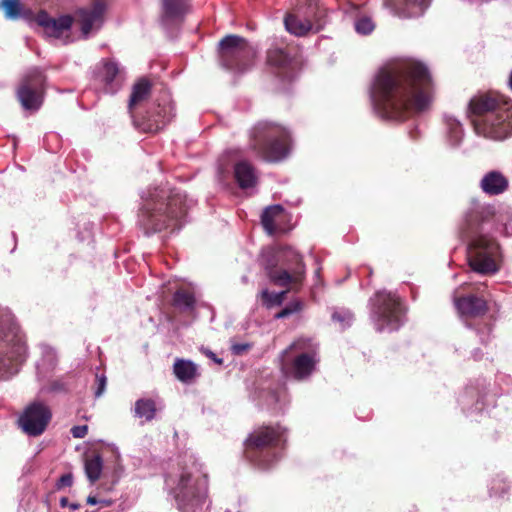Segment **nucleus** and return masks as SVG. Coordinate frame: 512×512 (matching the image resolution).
Wrapping results in <instances>:
<instances>
[{"label":"nucleus","instance_id":"18","mask_svg":"<svg viewBox=\"0 0 512 512\" xmlns=\"http://www.w3.org/2000/svg\"><path fill=\"white\" fill-rule=\"evenodd\" d=\"M190 6V0H161V24L169 27L183 22Z\"/></svg>","mask_w":512,"mask_h":512},{"label":"nucleus","instance_id":"3","mask_svg":"<svg viewBox=\"0 0 512 512\" xmlns=\"http://www.w3.org/2000/svg\"><path fill=\"white\" fill-rule=\"evenodd\" d=\"M287 433L288 429L279 422L255 427L244 441V459L258 469H270L280 459Z\"/></svg>","mask_w":512,"mask_h":512},{"label":"nucleus","instance_id":"38","mask_svg":"<svg viewBox=\"0 0 512 512\" xmlns=\"http://www.w3.org/2000/svg\"><path fill=\"white\" fill-rule=\"evenodd\" d=\"M107 385V377L104 374H96L95 375V383H94V396L96 398L103 395L105 392Z\"/></svg>","mask_w":512,"mask_h":512},{"label":"nucleus","instance_id":"31","mask_svg":"<svg viewBox=\"0 0 512 512\" xmlns=\"http://www.w3.org/2000/svg\"><path fill=\"white\" fill-rule=\"evenodd\" d=\"M103 468V461L99 455L87 458L85 461V473L89 481L94 484L99 480Z\"/></svg>","mask_w":512,"mask_h":512},{"label":"nucleus","instance_id":"49","mask_svg":"<svg viewBox=\"0 0 512 512\" xmlns=\"http://www.w3.org/2000/svg\"><path fill=\"white\" fill-rule=\"evenodd\" d=\"M508 85H509L510 89L512 90V70H511V73L509 76Z\"/></svg>","mask_w":512,"mask_h":512},{"label":"nucleus","instance_id":"33","mask_svg":"<svg viewBox=\"0 0 512 512\" xmlns=\"http://www.w3.org/2000/svg\"><path fill=\"white\" fill-rule=\"evenodd\" d=\"M167 121L165 119H160L159 117H148L147 119H143L141 122L138 120H134V125L141 129L143 132L147 133H155L162 129L166 125Z\"/></svg>","mask_w":512,"mask_h":512},{"label":"nucleus","instance_id":"5","mask_svg":"<svg viewBox=\"0 0 512 512\" xmlns=\"http://www.w3.org/2000/svg\"><path fill=\"white\" fill-rule=\"evenodd\" d=\"M271 282L280 287L298 291L305 279L306 269L302 256L291 247L270 249L262 256Z\"/></svg>","mask_w":512,"mask_h":512},{"label":"nucleus","instance_id":"32","mask_svg":"<svg viewBox=\"0 0 512 512\" xmlns=\"http://www.w3.org/2000/svg\"><path fill=\"white\" fill-rule=\"evenodd\" d=\"M445 123L447 126L448 137L453 146L460 143L463 135V129L461 123L453 116L445 115Z\"/></svg>","mask_w":512,"mask_h":512},{"label":"nucleus","instance_id":"48","mask_svg":"<svg viewBox=\"0 0 512 512\" xmlns=\"http://www.w3.org/2000/svg\"><path fill=\"white\" fill-rule=\"evenodd\" d=\"M69 507L73 510H77L81 507V505L79 503H71L69 504Z\"/></svg>","mask_w":512,"mask_h":512},{"label":"nucleus","instance_id":"39","mask_svg":"<svg viewBox=\"0 0 512 512\" xmlns=\"http://www.w3.org/2000/svg\"><path fill=\"white\" fill-rule=\"evenodd\" d=\"M352 314L349 313V312H339V311H335L333 314H332V319L336 322H339L341 324H347L349 325L350 322L352 321Z\"/></svg>","mask_w":512,"mask_h":512},{"label":"nucleus","instance_id":"28","mask_svg":"<svg viewBox=\"0 0 512 512\" xmlns=\"http://www.w3.org/2000/svg\"><path fill=\"white\" fill-rule=\"evenodd\" d=\"M286 30L296 36H305L313 29L310 20L302 19L297 15L288 14L284 19Z\"/></svg>","mask_w":512,"mask_h":512},{"label":"nucleus","instance_id":"7","mask_svg":"<svg viewBox=\"0 0 512 512\" xmlns=\"http://www.w3.org/2000/svg\"><path fill=\"white\" fill-rule=\"evenodd\" d=\"M165 482L169 494L181 512H196L201 509L208 497L206 474H195L192 470L183 468L178 474L167 476Z\"/></svg>","mask_w":512,"mask_h":512},{"label":"nucleus","instance_id":"6","mask_svg":"<svg viewBox=\"0 0 512 512\" xmlns=\"http://www.w3.org/2000/svg\"><path fill=\"white\" fill-rule=\"evenodd\" d=\"M141 212L149 220L158 222L175 221L181 224L186 220L189 205L186 195L169 187L149 189L147 197L142 196Z\"/></svg>","mask_w":512,"mask_h":512},{"label":"nucleus","instance_id":"11","mask_svg":"<svg viewBox=\"0 0 512 512\" xmlns=\"http://www.w3.org/2000/svg\"><path fill=\"white\" fill-rule=\"evenodd\" d=\"M371 301L377 330H398L403 324L406 312L401 299L396 294L381 291L377 292Z\"/></svg>","mask_w":512,"mask_h":512},{"label":"nucleus","instance_id":"37","mask_svg":"<svg viewBox=\"0 0 512 512\" xmlns=\"http://www.w3.org/2000/svg\"><path fill=\"white\" fill-rule=\"evenodd\" d=\"M302 309V303L300 301H295L290 304H288L285 308H283L281 311H279L276 315V319H283L286 318L294 313H297L301 311Z\"/></svg>","mask_w":512,"mask_h":512},{"label":"nucleus","instance_id":"19","mask_svg":"<svg viewBox=\"0 0 512 512\" xmlns=\"http://www.w3.org/2000/svg\"><path fill=\"white\" fill-rule=\"evenodd\" d=\"M120 69L118 64L111 60H103L96 68L95 77L103 84L108 94H115L121 87Z\"/></svg>","mask_w":512,"mask_h":512},{"label":"nucleus","instance_id":"30","mask_svg":"<svg viewBox=\"0 0 512 512\" xmlns=\"http://www.w3.org/2000/svg\"><path fill=\"white\" fill-rule=\"evenodd\" d=\"M156 412V402L151 398H141L135 402L134 413L136 417L144 418L147 422H150L155 418Z\"/></svg>","mask_w":512,"mask_h":512},{"label":"nucleus","instance_id":"20","mask_svg":"<svg viewBox=\"0 0 512 512\" xmlns=\"http://www.w3.org/2000/svg\"><path fill=\"white\" fill-rule=\"evenodd\" d=\"M454 304L457 311L462 315L470 318L481 317L488 310L487 302L483 297L469 294L454 298Z\"/></svg>","mask_w":512,"mask_h":512},{"label":"nucleus","instance_id":"16","mask_svg":"<svg viewBox=\"0 0 512 512\" xmlns=\"http://www.w3.org/2000/svg\"><path fill=\"white\" fill-rule=\"evenodd\" d=\"M317 356L294 355L282 356L281 370L286 376L301 381L312 375L318 362Z\"/></svg>","mask_w":512,"mask_h":512},{"label":"nucleus","instance_id":"10","mask_svg":"<svg viewBox=\"0 0 512 512\" xmlns=\"http://www.w3.org/2000/svg\"><path fill=\"white\" fill-rule=\"evenodd\" d=\"M256 56L254 47L239 35H226L218 43L220 65L233 72L248 70Z\"/></svg>","mask_w":512,"mask_h":512},{"label":"nucleus","instance_id":"12","mask_svg":"<svg viewBox=\"0 0 512 512\" xmlns=\"http://www.w3.org/2000/svg\"><path fill=\"white\" fill-rule=\"evenodd\" d=\"M47 77L40 67L30 68L22 77L16 97L22 108L27 111H38L44 101Z\"/></svg>","mask_w":512,"mask_h":512},{"label":"nucleus","instance_id":"13","mask_svg":"<svg viewBox=\"0 0 512 512\" xmlns=\"http://www.w3.org/2000/svg\"><path fill=\"white\" fill-rule=\"evenodd\" d=\"M267 63L273 75L283 83L294 81L300 71V61L286 48L277 46L267 51Z\"/></svg>","mask_w":512,"mask_h":512},{"label":"nucleus","instance_id":"21","mask_svg":"<svg viewBox=\"0 0 512 512\" xmlns=\"http://www.w3.org/2000/svg\"><path fill=\"white\" fill-rule=\"evenodd\" d=\"M196 297L193 290L185 287L178 288L172 295L171 306L176 314L195 317Z\"/></svg>","mask_w":512,"mask_h":512},{"label":"nucleus","instance_id":"36","mask_svg":"<svg viewBox=\"0 0 512 512\" xmlns=\"http://www.w3.org/2000/svg\"><path fill=\"white\" fill-rule=\"evenodd\" d=\"M287 288V290L279 293H270L268 290H263L261 293V298L264 304L267 307H271L272 305H281L285 299L288 290H291L289 287Z\"/></svg>","mask_w":512,"mask_h":512},{"label":"nucleus","instance_id":"40","mask_svg":"<svg viewBox=\"0 0 512 512\" xmlns=\"http://www.w3.org/2000/svg\"><path fill=\"white\" fill-rule=\"evenodd\" d=\"M251 349V344L249 343H236L231 346V350L235 355H242L248 352Z\"/></svg>","mask_w":512,"mask_h":512},{"label":"nucleus","instance_id":"23","mask_svg":"<svg viewBox=\"0 0 512 512\" xmlns=\"http://www.w3.org/2000/svg\"><path fill=\"white\" fill-rule=\"evenodd\" d=\"M509 187L508 179L497 170L487 172L480 181L482 191L490 196L504 193Z\"/></svg>","mask_w":512,"mask_h":512},{"label":"nucleus","instance_id":"9","mask_svg":"<svg viewBox=\"0 0 512 512\" xmlns=\"http://www.w3.org/2000/svg\"><path fill=\"white\" fill-rule=\"evenodd\" d=\"M468 263L477 273L489 275L499 271L502 254L499 243L486 234H476L468 242Z\"/></svg>","mask_w":512,"mask_h":512},{"label":"nucleus","instance_id":"47","mask_svg":"<svg viewBox=\"0 0 512 512\" xmlns=\"http://www.w3.org/2000/svg\"><path fill=\"white\" fill-rule=\"evenodd\" d=\"M60 506H61L62 508L66 507V506H69V500H68V498H67V497H62V498L60 499Z\"/></svg>","mask_w":512,"mask_h":512},{"label":"nucleus","instance_id":"35","mask_svg":"<svg viewBox=\"0 0 512 512\" xmlns=\"http://www.w3.org/2000/svg\"><path fill=\"white\" fill-rule=\"evenodd\" d=\"M354 28L358 34L369 35L374 31L375 23L371 17L361 15L355 19Z\"/></svg>","mask_w":512,"mask_h":512},{"label":"nucleus","instance_id":"8","mask_svg":"<svg viewBox=\"0 0 512 512\" xmlns=\"http://www.w3.org/2000/svg\"><path fill=\"white\" fill-rule=\"evenodd\" d=\"M26 355V342L14 317L0 309V379H8L17 374Z\"/></svg>","mask_w":512,"mask_h":512},{"label":"nucleus","instance_id":"15","mask_svg":"<svg viewBox=\"0 0 512 512\" xmlns=\"http://www.w3.org/2000/svg\"><path fill=\"white\" fill-rule=\"evenodd\" d=\"M106 5L96 1L90 8H79L74 12V20L80 25L83 39H88L93 28L100 29L104 22Z\"/></svg>","mask_w":512,"mask_h":512},{"label":"nucleus","instance_id":"24","mask_svg":"<svg viewBox=\"0 0 512 512\" xmlns=\"http://www.w3.org/2000/svg\"><path fill=\"white\" fill-rule=\"evenodd\" d=\"M0 9L8 20L23 19L32 22L36 17L33 10L25 7L20 0H0Z\"/></svg>","mask_w":512,"mask_h":512},{"label":"nucleus","instance_id":"29","mask_svg":"<svg viewBox=\"0 0 512 512\" xmlns=\"http://www.w3.org/2000/svg\"><path fill=\"white\" fill-rule=\"evenodd\" d=\"M468 213L470 222H488L493 217L495 209L491 205L473 201Z\"/></svg>","mask_w":512,"mask_h":512},{"label":"nucleus","instance_id":"2","mask_svg":"<svg viewBox=\"0 0 512 512\" xmlns=\"http://www.w3.org/2000/svg\"><path fill=\"white\" fill-rule=\"evenodd\" d=\"M468 114L477 133L503 140L512 134V100L489 92L475 95L468 104Z\"/></svg>","mask_w":512,"mask_h":512},{"label":"nucleus","instance_id":"17","mask_svg":"<svg viewBox=\"0 0 512 512\" xmlns=\"http://www.w3.org/2000/svg\"><path fill=\"white\" fill-rule=\"evenodd\" d=\"M43 27L45 34L49 37L60 38L65 32L71 30L74 18L71 15H61L58 18L51 17L47 11L40 10L34 20Z\"/></svg>","mask_w":512,"mask_h":512},{"label":"nucleus","instance_id":"22","mask_svg":"<svg viewBox=\"0 0 512 512\" xmlns=\"http://www.w3.org/2000/svg\"><path fill=\"white\" fill-rule=\"evenodd\" d=\"M234 179L242 190L253 189L258 184V173L255 166L247 160L234 164Z\"/></svg>","mask_w":512,"mask_h":512},{"label":"nucleus","instance_id":"34","mask_svg":"<svg viewBox=\"0 0 512 512\" xmlns=\"http://www.w3.org/2000/svg\"><path fill=\"white\" fill-rule=\"evenodd\" d=\"M284 212L285 210L280 204L268 206L261 214L260 224H274V221L277 220Z\"/></svg>","mask_w":512,"mask_h":512},{"label":"nucleus","instance_id":"43","mask_svg":"<svg viewBox=\"0 0 512 512\" xmlns=\"http://www.w3.org/2000/svg\"><path fill=\"white\" fill-rule=\"evenodd\" d=\"M143 227V233L146 236H151L155 233H160L162 229H158L157 226H142Z\"/></svg>","mask_w":512,"mask_h":512},{"label":"nucleus","instance_id":"4","mask_svg":"<svg viewBox=\"0 0 512 512\" xmlns=\"http://www.w3.org/2000/svg\"><path fill=\"white\" fill-rule=\"evenodd\" d=\"M290 131L280 123L261 120L250 130L249 148L265 162L278 163L291 152Z\"/></svg>","mask_w":512,"mask_h":512},{"label":"nucleus","instance_id":"44","mask_svg":"<svg viewBox=\"0 0 512 512\" xmlns=\"http://www.w3.org/2000/svg\"><path fill=\"white\" fill-rule=\"evenodd\" d=\"M205 355L207 357H209L210 359H212L215 363H217L218 365H222L223 364V359L221 358H218L217 355L215 353H213L211 350H206L205 352Z\"/></svg>","mask_w":512,"mask_h":512},{"label":"nucleus","instance_id":"1","mask_svg":"<svg viewBox=\"0 0 512 512\" xmlns=\"http://www.w3.org/2000/svg\"><path fill=\"white\" fill-rule=\"evenodd\" d=\"M433 94L434 85L429 69L411 59L382 67L371 89L376 114L388 121H404L413 114L426 111Z\"/></svg>","mask_w":512,"mask_h":512},{"label":"nucleus","instance_id":"14","mask_svg":"<svg viewBox=\"0 0 512 512\" xmlns=\"http://www.w3.org/2000/svg\"><path fill=\"white\" fill-rule=\"evenodd\" d=\"M52 417L48 406L41 402L29 404L20 415L18 424L29 436H39L47 428Z\"/></svg>","mask_w":512,"mask_h":512},{"label":"nucleus","instance_id":"42","mask_svg":"<svg viewBox=\"0 0 512 512\" xmlns=\"http://www.w3.org/2000/svg\"><path fill=\"white\" fill-rule=\"evenodd\" d=\"M73 483V476L71 473L63 474L58 482H57V488L61 489L63 487H70Z\"/></svg>","mask_w":512,"mask_h":512},{"label":"nucleus","instance_id":"27","mask_svg":"<svg viewBox=\"0 0 512 512\" xmlns=\"http://www.w3.org/2000/svg\"><path fill=\"white\" fill-rule=\"evenodd\" d=\"M152 85L146 78H141L132 87V92L128 102L129 113L132 114L133 108L145 101L151 94Z\"/></svg>","mask_w":512,"mask_h":512},{"label":"nucleus","instance_id":"45","mask_svg":"<svg viewBox=\"0 0 512 512\" xmlns=\"http://www.w3.org/2000/svg\"><path fill=\"white\" fill-rule=\"evenodd\" d=\"M97 503H102L104 506L110 505L109 501H98L95 496H88L87 497V504L89 505H95Z\"/></svg>","mask_w":512,"mask_h":512},{"label":"nucleus","instance_id":"25","mask_svg":"<svg viewBox=\"0 0 512 512\" xmlns=\"http://www.w3.org/2000/svg\"><path fill=\"white\" fill-rule=\"evenodd\" d=\"M173 373L182 383H193L199 376L198 368L191 360L177 358L173 364Z\"/></svg>","mask_w":512,"mask_h":512},{"label":"nucleus","instance_id":"46","mask_svg":"<svg viewBox=\"0 0 512 512\" xmlns=\"http://www.w3.org/2000/svg\"><path fill=\"white\" fill-rule=\"evenodd\" d=\"M263 227H264V229H265V231H266V233H267L268 235H273L274 233H276V232H277V230H278V227H279V226H270V225H267V226H263Z\"/></svg>","mask_w":512,"mask_h":512},{"label":"nucleus","instance_id":"41","mask_svg":"<svg viewBox=\"0 0 512 512\" xmlns=\"http://www.w3.org/2000/svg\"><path fill=\"white\" fill-rule=\"evenodd\" d=\"M88 433L87 425L74 426L71 429V434L74 438H84Z\"/></svg>","mask_w":512,"mask_h":512},{"label":"nucleus","instance_id":"26","mask_svg":"<svg viewBox=\"0 0 512 512\" xmlns=\"http://www.w3.org/2000/svg\"><path fill=\"white\" fill-rule=\"evenodd\" d=\"M308 355L317 356V345L311 338L300 337L294 340L283 352L282 356Z\"/></svg>","mask_w":512,"mask_h":512}]
</instances>
